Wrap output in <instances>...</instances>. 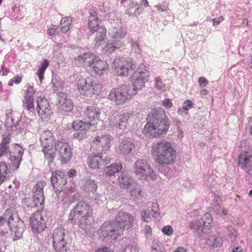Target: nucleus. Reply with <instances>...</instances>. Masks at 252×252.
<instances>
[{
  "label": "nucleus",
  "mask_w": 252,
  "mask_h": 252,
  "mask_svg": "<svg viewBox=\"0 0 252 252\" xmlns=\"http://www.w3.org/2000/svg\"><path fill=\"white\" fill-rule=\"evenodd\" d=\"M58 112L63 115H67L74 107L73 102L67 94L60 92L58 94Z\"/></svg>",
  "instance_id": "a211bd4d"
},
{
  "label": "nucleus",
  "mask_w": 252,
  "mask_h": 252,
  "mask_svg": "<svg viewBox=\"0 0 252 252\" xmlns=\"http://www.w3.org/2000/svg\"><path fill=\"white\" fill-rule=\"evenodd\" d=\"M7 124H9L11 126H16V125L18 124V122H14V120L12 117H8L6 120Z\"/></svg>",
  "instance_id": "338daca9"
},
{
  "label": "nucleus",
  "mask_w": 252,
  "mask_h": 252,
  "mask_svg": "<svg viewBox=\"0 0 252 252\" xmlns=\"http://www.w3.org/2000/svg\"><path fill=\"white\" fill-rule=\"evenodd\" d=\"M133 183V179L127 174L123 173L118 177V184L122 188L126 189H129V187L131 186Z\"/></svg>",
  "instance_id": "f704fd0d"
},
{
  "label": "nucleus",
  "mask_w": 252,
  "mask_h": 252,
  "mask_svg": "<svg viewBox=\"0 0 252 252\" xmlns=\"http://www.w3.org/2000/svg\"><path fill=\"white\" fill-rule=\"evenodd\" d=\"M6 224L12 233H14V240L21 238L25 229L24 222L19 218L18 215L13 213L10 210H7L0 216V226Z\"/></svg>",
  "instance_id": "423d86ee"
},
{
  "label": "nucleus",
  "mask_w": 252,
  "mask_h": 252,
  "mask_svg": "<svg viewBox=\"0 0 252 252\" xmlns=\"http://www.w3.org/2000/svg\"><path fill=\"white\" fill-rule=\"evenodd\" d=\"M135 147V143L130 138L125 137L119 145L120 153L126 155L131 154Z\"/></svg>",
  "instance_id": "a878e982"
},
{
  "label": "nucleus",
  "mask_w": 252,
  "mask_h": 252,
  "mask_svg": "<svg viewBox=\"0 0 252 252\" xmlns=\"http://www.w3.org/2000/svg\"><path fill=\"white\" fill-rule=\"evenodd\" d=\"M93 214L91 207L84 201H80L71 211L68 220L72 223H76L77 221L79 227L87 232L92 228Z\"/></svg>",
  "instance_id": "7ed1b4c3"
},
{
  "label": "nucleus",
  "mask_w": 252,
  "mask_h": 252,
  "mask_svg": "<svg viewBox=\"0 0 252 252\" xmlns=\"http://www.w3.org/2000/svg\"><path fill=\"white\" fill-rule=\"evenodd\" d=\"M155 85L157 89L158 90H164L165 85L162 81V79L160 77H158L155 78Z\"/></svg>",
  "instance_id": "8fccbe9b"
},
{
  "label": "nucleus",
  "mask_w": 252,
  "mask_h": 252,
  "mask_svg": "<svg viewBox=\"0 0 252 252\" xmlns=\"http://www.w3.org/2000/svg\"><path fill=\"white\" fill-rule=\"evenodd\" d=\"M92 67L95 73L98 75H101L108 70L107 62L105 61L100 60L98 58L95 61Z\"/></svg>",
  "instance_id": "7c9ffc66"
},
{
  "label": "nucleus",
  "mask_w": 252,
  "mask_h": 252,
  "mask_svg": "<svg viewBox=\"0 0 252 252\" xmlns=\"http://www.w3.org/2000/svg\"><path fill=\"white\" fill-rule=\"evenodd\" d=\"M135 217L129 213L120 211L111 222L105 221L99 229V233L104 238L116 240L121 236L125 229H128L134 223Z\"/></svg>",
  "instance_id": "f257e3e1"
},
{
  "label": "nucleus",
  "mask_w": 252,
  "mask_h": 252,
  "mask_svg": "<svg viewBox=\"0 0 252 252\" xmlns=\"http://www.w3.org/2000/svg\"><path fill=\"white\" fill-rule=\"evenodd\" d=\"M111 161V157L105 156L102 153L91 154L88 158L89 167L94 169H98L103 165L107 164Z\"/></svg>",
  "instance_id": "aec40b11"
},
{
  "label": "nucleus",
  "mask_w": 252,
  "mask_h": 252,
  "mask_svg": "<svg viewBox=\"0 0 252 252\" xmlns=\"http://www.w3.org/2000/svg\"><path fill=\"white\" fill-rule=\"evenodd\" d=\"M123 42L120 40L111 39L108 41L103 49L106 52L111 53L123 47Z\"/></svg>",
  "instance_id": "72a5a7b5"
},
{
  "label": "nucleus",
  "mask_w": 252,
  "mask_h": 252,
  "mask_svg": "<svg viewBox=\"0 0 252 252\" xmlns=\"http://www.w3.org/2000/svg\"><path fill=\"white\" fill-rule=\"evenodd\" d=\"M217 177L213 174L206 175L204 176V182L208 187H213L216 185Z\"/></svg>",
  "instance_id": "79ce46f5"
},
{
  "label": "nucleus",
  "mask_w": 252,
  "mask_h": 252,
  "mask_svg": "<svg viewBox=\"0 0 252 252\" xmlns=\"http://www.w3.org/2000/svg\"><path fill=\"white\" fill-rule=\"evenodd\" d=\"M72 19L69 17L63 18L60 22L61 31L62 32L65 33L68 31L71 24Z\"/></svg>",
  "instance_id": "a19ab883"
},
{
  "label": "nucleus",
  "mask_w": 252,
  "mask_h": 252,
  "mask_svg": "<svg viewBox=\"0 0 252 252\" xmlns=\"http://www.w3.org/2000/svg\"><path fill=\"white\" fill-rule=\"evenodd\" d=\"M211 215L205 213L201 218V220L190 222L189 226L190 229L197 231L198 232L207 233L208 230L213 224Z\"/></svg>",
  "instance_id": "2eb2a0df"
},
{
  "label": "nucleus",
  "mask_w": 252,
  "mask_h": 252,
  "mask_svg": "<svg viewBox=\"0 0 252 252\" xmlns=\"http://www.w3.org/2000/svg\"><path fill=\"white\" fill-rule=\"evenodd\" d=\"M206 243L209 246H212L213 248H217L220 246L222 239L220 237H215L212 236L208 238Z\"/></svg>",
  "instance_id": "37998d69"
},
{
  "label": "nucleus",
  "mask_w": 252,
  "mask_h": 252,
  "mask_svg": "<svg viewBox=\"0 0 252 252\" xmlns=\"http://www.w3.org/2000/svg\"><path fill=\"white\" fill-rule=\"evenodd\" d=\"M141 219L146 222H150L151 220V217L150 216L149 211H142L140 214Z\"/></svg>",
  "instance_id": "3c124183"
},
{
  "label": "nucleus",
  "mask_w": 252,
  "mask_h": 252,
  "mask_svg": "<svg viewBox=\"0 0 252 252\" xmlns=\"http://www.w3.org/2000/svg\"><path fill=\"white\" fill-rule=\"evenodd\" d=\"M36 109L39 116L43 118H48L52 114V111L47 100L41 97H39L36 100Z\"/></svg>",
  "instance_id": "4be33fe9"
},
{
  "label": "nucleus",
  "mask_w": 252,
  "mask_h": 252,
  "mask_svg": "<svg viewBox=\"0 0 252 252\" xmlns=\"http://www.w3.org/2000/svg\"><path fill=\"white\" fill-rule=\"evenodd\" d=\"M129 1V2L126 10V13L129 17H137L140 15L143 9L141 7L139 6L137 1L134 0Z\"/></svg>",
  "instance_id": "bb28decb"
},
{
  "label": "nucleus",
  "mask_w": 252,
  "mask_h": 252,
  "mask_svg": "<svg viewBox=\"0 0 252 252\" xmlns=\"http://www.w3.org/2000/svg\"><path fill=\"white\" fill-rule=\"evenodd\" d=\"M45 184V182L43 181L36 183L32 190L33 194L32 198H26L23 200L25 205L32 208L43 204L45 200L43 189Z\"/></svg>",
  "instance_id": "f8f14e48"
},
{
  "label": "nucleus",
  "mask_w": 252,
  "mask_h": 252,
  "mask_svg": "<svg viewBox=\"0 0 252 252\" xmlns=\"http://www.w3.org/2000/svg\"><path fill=\"white\" fill-rule=\"evenodd\" d=\"M132 86H130V93L133 95L137 94L138 91L142 89V88L145 87V83L148 81V80H144L143 77L139 76L134 77V74L132 76Z\"/></svg>",
  "instance_id": "cd10ccee"
},
{
  "label": "nucleus",
  "mask_w": 252,
  "mask_h": 252,
  "mask_svg": "<svg viewBox=\"0 0 252 252\" xmlns=\"http://www.w3.org/2000/svg\"><path fill=\"white\" fill-rule=\"evenodd\" d=\"M50 181L55 193L58 194L64 190L65 187L66 174L64 171H55L52 173Z\"/></svg>",
  "instance_id": "dca6fc26"
},
{
  "label": "nucleus",
  "mask_w": 252,
  "mask_h": 252,
  "mask_svg": "<svg viewBox=\"0 0 252 252\" xmlns=\"http://www.w3.org/2000/svg\"><path fill=\"white\" fill-rule=\"evenodd\" d=\"M212 207L214 210H218V208H220L221 205V200L219 195L214 194V199L212 201Z\"/></svg>",
  "instance_id": "09e8293b"
},
{
  "label": "nucleus",
  "mask_w": 252,
  "mask_h": 252,
  "mask_svg": "<svg viewBox=\"0 0 252 252\" xmlns=\"http://www.w3.org/2000/svg\"><path fill=\"white\" fill-rule=\"evenodd\" d=\"M49 65V62L47 60H44L41 66L39 68L37 75L40 81H41L44 77V74L46 69Z\"/></svg>",
  "instance_id": "a18cd8bd"
},
{
  "label": "nucleus",
  "mask_w": 252,
  "mask_h": 252,
  "mask_svg": "<svg viewBox=\"0 0 252 252\" xmlns=\"http://www.w3.org/2000/svg\"><path fill=\"white\" fill-rule=\"evenodd\" d=\"M151 215L154 218H158L159 217L160 213L158 205L157 203H153L152 204Z\"/></svg>",
  "instance_id": "de8ad7c7"
},
{
  "label": "nucleus",
  "mask_w": 252,
  "mask_h": 252,
  "mask_svg": "<svg viewBox=\"0 0 252 252\" xmlns=\"http://www.w3.org/2000/svg\"><path fill=\"white\" fill-rule=\"evenodd\" d=\"M238 166L247 173L246 180L249 183H252V155L248 152L243 151L239 156Z\"/></svg>",
  "instance_id": "4468645a"
},
{
  "label": "nucleus",
  "mask_w": 252,
  "mask_h": 252,
  "mask_svg": "<svg viewBox=\"0 0 252 252\" xmlns=\"http://www.w3.org/2000/svg\"><path fill=\"white\" fill-rule=\"evenodd\" d=\"M88 25L91 33H94L99 30L100 27L99 26V21L95 12L90 13L88 18Z\"/></svg>",
  "instance_id": "c85d7f7f"
},
{
  "label": "nucleus",
  "mask_w": 252,
  "mask_h": 252,
  "mask_svg": "<svg viewBox=\"0 0 252 252\" xmlns=\"http://www.w3.org/2000/svg\"><path fill=\"white\" fill-rule=\"evenodd\" d=\"M113 64L116 73L119 76H127L129 72V68L132 71L136 68L135 65L132 62L123 58L115 59Z\"/></svg>",
  "instance_id": "6ab92c4d"
},
{
  "label": "nucleus",
  "mask_w": 252,
  "mask_h": 252,
  "mask_svg": "<svg viewBox=\"0 0 252 252\" xmlns=\"http://www.w3.org/2000/svg\"><path fill=\"white\" fill-rule=\"evenodd\" d=\"M133 74L134 77L136 76H141L143 77L144 80H148L149 77V72L147 69L146 66L143 63L139 64Z\"/></svg>",
  "instance_id": "e433bc0d"
},
{
  "label": "nucleus",
  "mask_w": 252,
  "mask_h": 252,
  "mask_svg": "<svg viewBox=\"0 0 252 252\" xmlns=\"http://www.w3.org/2000/svg\"><path fill=\"white\" fill-rule=\"evenodd\" d=\"M49 218L45 212L36 211L30 217V225L34 233H39L43 231L46 227Z\"/></svg>",
  "instance_id": "ddd939ff"
},
{
  "label": "nucleus",
  "mask_w": 252,
  "mask_h": 252,
  "mask_svg": "<svg viewBox=\"0 0 252 252\" xmlns=\"http://www.w3.org/2000/svg\"><path fill=\"white\" fill-rule=\"evenodd\" d=\"M97 185L94 180L87 179L84 184V189L87 192L94 193L97 189Z\"/></svg>",
  "instance_id": "4c0bfd02"
},
{
  "label": "nucleus",
  "mask_w": 252,
  "mask_h": 252,
  "mask_svg": "<svg viewBox=\"0 0 252 252\" xmlns=\"http://www.w3.org/2000/svg\"><path fill=\"white\" fill-rule=\"evenodd\" d=\"M118 117H119V123H120V129H125L126 127V124L129 119L128 114H118Z\"/></svg>",
  "instance_id": "c03bdc74"
},
{
  "label": "nucleus",
  "mask_w": 252,
  "mask_h": 252,
  "mask_svg": "<svg viewBox=\"0 0 252 252\" xmlns=\"http://www.w3.org/2000/svg\"><path fill=\"white\" fill-rule=\"evenodd\" d=\"M193 106V104L190 100H186L183 103V107L185 109V110L188 111V110L192 108Z\"/></svg>",
  "instance_id": "6e6d98bb"
},
{
  "label": "nucleus",
  "mask_w": 252,
  "mask_h": 252,
  "mask_svg": "<svg viewBox=\"0 0 252 252\" xmlns=\"http://www.w3.org/2000/svg\"><path fill=\"white\" fill-rule=\"evenodd\" d=\"M151 248L152 251L158 252H161V248L156 241H154L152 242Z\"/></svg>",
  "instance_id": "13d9d810"
},
{
  "label": "nucleus",
  "mask_w": 252,
  "mask_h": 252,
  "mask_svg": "<svg viewBox=\"0 0 252 252\" xmlns=\"http://www.w3.org/2000/svg\"><path fill=\"white\" fill-rule=\"evenodd\" d=\"M119 117L118 114L116 116H111L109 119V125L112 127H116L120 128V123H119Z\"/></svg>",
  "instance_id": "49530a36"
},
{
  "label": "nucleus",
  "mask_w": 252,
  "mask_h": 252,
  "mask_svg": "<svg viewBox=\"0 0 252 252\" xmlns=\"http://www.w3.org/2000/svg\"><path fill=\"white\" fill-rule=\"evenodd\" d=\"M52 244L56 251L67 252L69 248V235L63 227H59L52 233Z\"/></svg>",
  "instance_id": "6e6552de"
},
{
  "label": "nucleus",
  "mask_w": 252,
  "mask_h": 252,
  "mask_svg": "<svg viewBox=\"0 0 252 252\" xmlns=\"http://www.w3.org/2000/svg\"><path fill=\"white\" fill-rule=\"evenodd\" d=\"M133 95L130 93V86L122 85L111 90L108 98L113 101L117 105L124 104L127 100L131 99Z\"/></svg>",
  "instance_id": "9d476101"
},
{
  "label": "nucleus",
  "mask_w": 252,
  "mask_h": 252,
  "mask_svg": "<svg viewBox=\"0 0 252 252\" xmlns=\"http://www.w3.org/2000/svg\"><path fill=\"white\" fill-rule=\"evenodd\" d=\"M67 174L69 177L72 178L76 175V171L73 169H71L67 172Z\"/></svg>",
  "instance_id": "774afa93"
},
{
  "label": "nucleus",
  "mask_w": 252,
  "mask_h": 252,
  "mask_svg": "<svg viewBox=\"0 0 252 252\" xmlns=\"http://www.w3.org/2000/svg\"><path fill=\"white\" fill-rule=\"evenodd\" d=\"M141 189L139 187L135 188L131 190V194L135 197H138L141 195Z\"/></svg>",
  "instance_id": "bf43d9fd"
},
{
  "label": "nucleus",
  "mask_w": 252,
  "mask_h": 252,
  "mask_svg": "<svg viewBox=\"0 0 252 252\" xmlns=\"http://www.w3.org/2000/svg\"><path fill=\"white\" fill-rule=\"evenodd\" d=\"M76 188V185L74 183L71 182H67L66 181V183H65V187H64V189L63 190L65 192L66 191H69L70 192H73Z\"/></svg>",
  "instance_id": "603ef678"
},
{
  "label": "nucleus",
  "mask_w": 252,
  "mask_h": 252,
  "mask_svg": "<svg viewBox=\"0 0 252 252\" xmlns=\"http://www.w3.org/2000/svg\"><path fill=\"white\" fill-rule=\"evenodd\" d=\"M151 152L159 164L158 170L162 172L165 164L173 163L176 158V152L171 144L162 141L153 145Z\"/></svg>",
  "instance_id": "20e7f679"
},
{
  "label": "nucleus",
  "mask_w": 252,
  "mask_h": 252,
  "mask_svg": "<svg viewBox=\"0 0 252 252\" xmlns=\"http://www.w3.org/2000/svg\"><path fill=\"white\" fill-rule=\"evenodd\" d=\"M34 94L33 88L30 86L28 87L26 92L25 96L23 100V107L30 112L35 111L33 95Z\"/></svg>",
  "instance_id": "5701e85b"
},
{
  "label": "nucleus",
  "mask_w": 252,
  "mask_h": 252,
  "mask_svg": "<svg viewBox=\"0 0 252 252\" xmlns=\"http://www.w3.org/2000/svg\"><path fill=\"white\" fill-rule=\"evenodd\" d=\"M40 141L45 158L48 160V163L52 162L55 158L54 147L57 142H54L52 132L49 130L44 131L41 134Z\"/></svg>",
  "instance_id": "1a4fd4ad"
},
{
  "label": "nucleus",
  "mask_w": 252,
  "mask_h": 252,
  "mask_svg": "<svg viewBox=\"0 0 252 252\" xmlns=\"http://www.w3.org/2000/svg\"><path fill=\"white\" fill-rule=\"evenodd\" d=\"M85 116L86 119L89 122L87 123H94L95 125L96 124V121L99 118L100 113V109L96 107V105L93 104L88 106L84 111Z\"/></svg>",
  "instance_id": "b1692460"
},
{
  "label": "nucleus",
  "mask_w": 252,
  "mask_h": 252,
  "mask_svg": "<svg viewBox=\"0 0 252 252\" xmlns=\"http://www.w3.org/2000/svg\"><path fill=\"white\" fill-rule=\"evenodd\" d=\"M132 171L135 175L140 179H146L149 177L153 180L156 178L155 172L146 159H137L133 165Z\"/></svg>",
  "instance_id": "9b49d317"
},
{
  "label": "nucleus",
  "mask_w": 252,
  "mask_h": 252,
  "mask_svg": "<svg viewBox=\"0 0 252 252\" xmlns=\"http://www.w3.org/2000/svg\"><path fill=\"white\" fill-rule=\"evenodd\" d=\"M147 124L143 133L147 137H159L165 135L170 126V121L164 110L160 108L151 109L149 112Z\"/></svg>",
  "instance_id": "f03ea898"
},
{
  "label": "nucleus",
  "mask_w": 252,
  "mask_h": 252,
  "mask_svg": "<svg viewBox=\"0 0 252 252\" xmlns=\"http://www.w3.org/2000/svg\"><path fill=\"white\" fill-rule=\"evenodd\" d=\"M93 144H95L99 147H101V152L105 153L106 151H109L111 147L110 136L108 135L98 136L95 137Z\"/></svg>",
  "instance_id": "393cba45"
},
{
  "label": "nucleus",
  "mask_w": 252,
  "mask_h": 252,
  "mask_svg": "<svg viewBox=\"0 0 252 252\" xmlns=\"http://www.w3.org/2000/svg\"><path fill=\"white\" fill-rule=\"evenodd\" d=\"M22 79L21 76H17L10 80L8 82V85L11 86H13V83L18 84L22 81Z\"/></svg>",
  "instance_id": "4d7b16f0"
},
{
  "label": "nucleus",
  "mask_w": 252,
  "mask_h": 252,
  "mask_svg": "<svg viewBox=\"0 0 252 252\" xmlns=\"http://www.w3.org/2000/svg\"><path fill=\"white\" fill-rule=\"evenodd\" d=\"M224 19V18L222 16H220L217 19H212L213 21V24L214 26H217L220 24V23L222 22Z\"/></svg>",
  "instance_id": "69168bd1"
},
{
  "label": "nucleus",
  "mask_w": 252,
  "mask_h": 252,
  "mask_svg": "<svg viewBox=\"0 0 252 252\" xmlns=\"http://www.w3.org/2000/svg\"><path fill=\"white\" fill-rule=\"evenodd\" d=\"M55 152L59 153L61 160L63 163H67L72 156L71 149L69 145L63 141H58L55 144Z\"/></svg>",
  "instance_id": "412c9836"
},
{
  "label": "nucleus",
  "mask_w": 252,
  "mask_h": 252,
  "mask_svg": "<svg viewBox=\"0 0 252 252\" xmlns=\"http://www.w3.org/2000/svg\"><path fill=\"white\" fill-rule=\"evenodd\" d=\"M57 30V28L55 25H52L48 30V34L50 36H53L55 34Z\"/></svg>",
  "instance_id": "0e129e2a"
},
{
  "label": "nucleus",
  "mask_w": 252,
  "mask_h": 252,
  "mask_svg": "<svg viewBox=\"0 0 252 252\" xmlns=\"http://www.w3.org/2000/svg\"><path fill=\"white\" fill-rule=\"evenodd\" d=\"M162 105L167 109L170 108L172 106L171 100L169 98H166L162 101Z\"/></svg>",
  "instance_id": "680f3d73"
},
{
  "label": "nucleus",
  "mask_w": 252,
  "mask_h": 252,
  "mask_svg": "<svg viewBox=\"0 0 252 252\" xmlns=\"http://www.w3.org/2000/svg\"><path fill=\"white\" fill-rule=\"evenodd\" d=\"M174 122L175 123V125L177 128V130L179 132L178 137L181 138L183 137V135L181 134L182 133V129L180 128V126L181 125V122L179 120H175Z\"/></svg>",
  "instance_id": "e2e57ef3"
},
{
  "label": "nucleus",
  "mask_w": 252,
  "mask_h": 252,
  "mask_svg": "<svg viewBox=\"0 0 252 252\" xmlns=\"http://www.w3.org/2000/svg\"><path fill=\"white\" fill-rule=\"evenodd\" d=\"M11 142V135L9 134L2 138L0 144V157H4L8 154L9 155V159L11 161L10 168L13 171L17 170L22 161V158L24 153V149L18 144H15L13 151L10 152L9 145Z\"/></svg>",
  "instance_id": "39448f33"
},
{
  "label": "nucleus",
  "mask_w": 252,
  "mask_h": 252,
  "mask_svg": "<svg viewBox=\"0 0 252 252\" xmlns=\"http://www.w3.org/2000/svg\"><path fill=\"white\" fill-rule=\"evenodd\" d=\"M97 58L98 57L92 53H86L79 55L78 60L80 62H82L84 65L92 67Z\"/></svg>",
  "instance_id": "c756f323"
},
{
  "label": "nucleus",
  "mask_w": 252,
  "mask_h": 252,
  "mask_svg": "<svg viewBox=\"0 0 252 252\" xmlns=\"http://www.w3.org/2000/svg\"><path fill=\"white\" fill-rule=\"evenodd\" d=\"M122 167L123 166L121 163H112L104 168V172L107 176L110 177L114 175L116 173L121 171Z\"/></svg>",
  "instance_id": "c9c22d12"
},
{
  "label": "nucleus",
  "mask_w": 252,
  "mask_h": 252,
  "mask_svg": "<svg viewBox=\"0 0 252 252\" xmlns=\"http://www.w3.org/2000/svg\"><path fill=\"white\" fill-rule=\"evenodd\" d=\"M136 244L134 242L127 240L122 246L121 252H137Z\"/></svg>",
  "instance_id": "ea45409f"
},
{
  "label": "nucleus",
  "mask_w": 252,
  "mask_h": 252,
  "mask_svg": "<svg viewBox=\"0 0 252 252\" xmlns=\"http://www.w3.org/2000/svg\"><path fill=\"white\" fill-rule=\"evenodd\" d=\"M162 233L167 236H170L173 233L172 227L170 225H166L162 228Z\"/></svg>",
  "instance_id": "864d4df0"
},
{
  "label": "nucleus",
  "mask_w": 252,
  "mask_h": 252,
  "mask_svg": "<svg viewBox=\"0 0 252 252\" xmlns=\"http://www.w3.org/2000/svg\"><path fill=\"white\" fill-rule=\"evenodd\" d=\"M108 34L112 39L121 40L125 36L126 31L122 27H112L109 29Z\"/></svg>",
  "instance_id": "473e14b6"
},
{
  "label": "nucleus",
  "mask_w": 252,
  "mask_h": 252,
  "mask_svg": "<svg viewBox=\"0 0 252 252\" xmlns=\"http://www.w3.org/2000/svg\"><path fill=\"white\" fill-rule=\"evenodd\" d=\"M9 170L5 162H0V186L7 179Z\"/></svg>",
  "instance_id": "58836bf2"
},
{
  "label": "nucleus",
  "mask_w": 252,
  "mask_h": 252,
  "mask_svg": "<svg viewBox=\"0 0 252 252\" xmlns=\"http://www.w3.org/2000/svg\"><path fill=\"white\" fill-rule=\"evenodd\" d=\"M77 88L81 94L92 96L100 91L101 85L97 78L92 76L86 79H80L78 81Z\"/></svg>",
  "instance_id": "0eeeda50"
},
{
  "label": "nucleus",
  "mask_w": 252,
  "mask_h": 252,
  "mask_svg": "<svg viewBox=\"0 0 252 252\" xmlns=\"http://www.w3.org/2000/svg\"><path fill=\"white\" fill-rule=\"evenodd\" d=\"M159 12L165 11L168 7V3L167 1H163L161 4L156 6Z\"/></svg>",
  "instance_id": "5fc2aeb1"
},
{
  "label": "nucleus",
  "mask_w": 252,
  "mask_h": 252,
  "mask_svg": "<svg viewBox=\"0 0 252 252\" xmlns=\"http://www.w3.org/2000/svg\"><path fill=\"white\" fill-rule=\"evenodd\" d=\"M95 126L94 123H87L82 121H74L72 124L71 127L74 131L73 137L79 140L86 138L87 131L90 126Z\"/></svg>",
  "instance_id": "f3484780"
},
{
  "label": "nucleus",
  "mask_w": 252,
  "mask_h": 252,
  "mask_svg": "<svg viewBox=\"0 0 252 252\" xmlns=\"http://www.w3.org/2000/svg\"><path fill=\"white\" fill-rule=\"evenodd\" d=\"M198 83L200 87H203L208 84V81L205 77H200L198 79Z\"/></svg>",
  "instance_id": "052dcab7"
},
{
  "label": "nucleus",
  "mask_w": 252,
  "mask_h": 252,
  "mask_svg": "<svg viewBox=\"0 0 252 252\" xmlns=\"http://www.w3.org/2000/svg\"><path fill=\"white\" fill-rule=\"evenodd\" d=\"M95 37L94 40L95 48H98L101 44L105 42L106 39V30L104 27L101 26L99 30H97Z\"/></svg>",
  "instance_id": "2f4dec72"
}]
</instances>
